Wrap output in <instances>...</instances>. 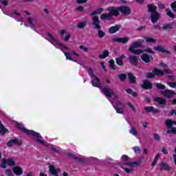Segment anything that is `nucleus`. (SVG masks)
Instances as JSON below:
<instances>
[{
  "instance_id": "nucleus-64",
  "label": "nucleus",
  "mask_w": 176,
  "mask_h": 176,
  "mask_svg": "<svg viewBox=\"0 0 176 176\" xmlns=\"http://www.w3.org/2000/svg\"><path fill=\"white\" fill-rule=\"evenodd\" d=\"M176 115V111L175 110H174V109H173V110H171V111L169 113V114H168V116H173V115Z\"/></svg>"
},
{
  "instance_id": "nucleus-27",
  "label": "nucleus",
  "mask_w": 176,
  "mask_h": 176,
  "mask_svg": "<svg viewBox=\"0 0 176 176\" xmlns=\"http://www.w3.org/2000/svg\"><path fill=\"white\" fill-rule=\"evenodd\" d=\"M6 162L8 166H10V167L16 166V162L12 158L6 159Z\"/></svg>"
},
{
  "instance_id": "nucleus-54",
  "label": "nucleus",
  "mask_w": 176,
  "mask_h": 176,
  "mask_svg": "<svg viewBox=\"0 0 176 176\" xmlns=\"http://www.w3.org/2000/svg\"><path fill=\"white\" fill-rule=\"evenodd\" d=\"M0 2L4 6H8L9 5V3L8 2V0H0Z\"/></svg>"
},
{
  "instance_id": "nucleus-9",
  "label": "nucleus",
  "mask_w": 176,
  "mask_h": 176,
  "mask_svg": "<svg viewBox=\"0 0 176 176\" xmlns=\"http://www.w3.org/2000/svg\"><path fill=\"white\" fill-rule=\"evenodd\" d=\"M161 94H162V96H164V97H167V98H170L173 97V96H175L176 93L173 90L164 89V91H161Z\"/></svg>"
},
{
  "instance_id": "nucleus-59",
  "label": "nucleus",
  "mask_w": 176,
  "mask_h": 176,
  "mask_svg": "<svg viewBox=\"0 0 176 176\" xmlns=\"http://www.w3.org/2000/svg\"><path fill=\"white\" fill-rule=\"evenodd\" d=\"M170 8L173 9V12H176V2L172 3Z\"/></svg>"
},
{
  "instance_id": "nucleus-62",
  "label": "nucleus",
  "mask_w": 176,
  "mask_h": 176,
  "mask_svg": "<svg viewBox=\"0 0 176 176\" xmlns=\"http://www.w3.org/2000/svg\"><path fill=\"white\" fill-rule=\"evenodd\" d=\"M128 106L131 108V109H132V111H133V112H135V107H133V104H131V103L128 102Z\"/></svg>"
},
{
  "instance_id": "nucleus-35",
  "label": "nucleus",
  "mask_w": 176,
  "mask_h": 176,
  "mask_svg": "<svg viewBox=\"0 0 176 176\" xmlns=\"http://www.w3.org/2000/svg\"><path fill=\"white\" fill-rule=\"evenodd\" d=\"M87 24V22L86 21H80L77 25V27L78 28L82 30L83 28H85V27H86Z\"/></svg>"
},
{
  "instance_id": "nucleus-33",
  "label": "nucleus",
  "mask_w": 176,
  "mask_h": 176,
  "mask_svg": "<svg viewBox=\"0 0 176 176\" xmlns=\"http://www.w3.org/2000/svg\"><path fill=\"white\" fill-rule=\"evenodd\" d=\"M111 103L114 108H124V104L122 102L117 101L116 102V104H113V102Z\"/></svg>"
},
{
  "instance_id": "nucleus-58",
  "label": "nucleus",
  "mask_w": 176,
  "mask_h": 176,
  "mask_svg": "<svg viewBox=\"0 0 176 176\" xmlns=\"http://www.w3.org/2000/svg\"><path fill=\"white\" fill-rule=\"evenodd\" d=\"M67 155L69 157H72V159H74V160H76L78 156L75 155V154H72V153H69L67 154Z\"/></svg>"
},
{
  "instance_id": "nucleus-53",
  "label": "nucleus",
  "mask_w": 176,
  "mask_h": 176,
  "mask_svg": "<svg viewBox=\"0 0 176 176\" xmlns=\"http://www.w3.org/2000/svg\"><path fill=\"white\" fill-rule=\"evenodd\" d=\"M153 137L155 141H160V135L157 133H154Z\"/></svg>"
},
{
  "instance_id": "nucleus-43",
  "label": "nucleus",
  "mask_w": 176,
  "mask_h": 176,
  "mask_svg": "<svg viewBox=\"0 0 176 176\" xmlns=\"http://www.w3.org/2000/svg\"><path fill=\"white\" fill-rule=\"evenodd\" d=\"M118 78L121 80V82H124V80H126V78H127V76L124 74H122L118 76Z\"/></svg>"
},
{
  "instance_id": "nucleus-37",
  "label": "nucleus",
  "mask_w": 176,
  "mask_h": 176,
  "mask_svg": "<svg viewBox=\"0 0 176 176\" xmlns=\"http://www.w3.org/2000/svg\"><path fill=\"white\" fill-rule=\"evenodd\" d=\"M145 41L147 43H156V39L151 37H146Z\"/></svg>"
},
{
  "instance_id": "nucleus-6",
  "label": "nucleus",
  "mask_w": 176,
  "mask_h": 176,
  "mask_svg": "<svg viewBox=\"0 0 176 176\" xmlns=\"http://www.w3.org/2000/svg\"><path fill=\"white\" fill-rule=\"evenodd\" d=\"M120 12L122 14L123 16H129L131 13V8L129 6H122L119 7Z\"/></svg>"
},
{
  "instance_id": "nucleus-11",
  "label": "nucleus",
  "mask_w": 176,
  "mask_h": 176,
  "mask_svg": "<svg viewBox=\"0 0 176 176\" xmlns=\"http://www.w3.org/2000/svg\"><path fill=\"white\" fill-rule=\"evenodd\" d=\"M22 144H23V142H21V141L19 140V139H12L7 143V145L10 148H11V146H14V145H21Z\"/></svg>"
},
{
  "instance_id": "nucleus-50",
  "label": "nucleus",
  "mask_w": 176,
  "mask_h": 176,
  "mask_svg": "<svg viewBox=\"0 0 176 176\" xmlns=\"http://www.w3.org/2000/svg\"><path fill=\"white\" fill-rule=\"evenodd\" d=\"M79 49H80V50H83V52H85V53H87V52H89V48L84 45H80Z\"/></svg>"
},
{
  "instance_id": "nucleus-41",
  "label": "nucleus",
  "mask_w": 176,
  "mask_h": 176,
  "mask_svg": "<svg viewBox=\"0 0 176 176\" xmlns=\"http://www.w3.org/2000/svg\"><path fill=\"white\" fill-rule=\"evenodd\" d=\"M64 54H65V56L67 60H71V61H75V62H76V60L72 59V57L71 56V54H69V52H64Z\"/></svg>"
},
{
  "instance_id": "nucleus-49",
  "label": "nucleus",
  "mask_w": 176,
  "mask_h": 176,
  "mask_svg": "<svg viewBox=\"0 0 176 176\" xmlns=\"http://www.w3.org/2000/svg\"><path fill=\"white\" fill-rule=\"evenodd\" d=\"M167 85L172 87L173 89H176V82H168Z\"/></svg>"
},
{
  "instance_id": "nucleus-14",
  "label": "nucleus",
  "mask_w": 176,
  "mask_h": 176,
  "mask_svg": "<svg viewBox=\"0 0 176 176\" xmlns=\"http://www.w3.org/2000/svg\"><path fill=\"white\" fill-rule=\"evenodd\" d=\"M129 38V37H124V38H113V42H118V43H127Z\"/></svg>"
},
{
  "instance_id": "nucleus-47",
  "label": "nucleus",
  "mask_w": 176,
  "mask_h": 176,
  "mask_svg": "<svg viewBox=\"0 0 176 176\" xmlns=\"http://www.w3.org/2000/svg\"><path fill=\"white\" fill-rule=\"evenodd\" d=\"M116 61L118 65H120V66L123 65V59L120 58H116Z\"/></svg>"
},
{
  "instance_id": "nucleus-13",
  "label": "nucleus",
  "mask_w": 176,
  "mask_h": 176,
  "mask_svg": "<svg viewBox=\"0 0 176 176\" xmlns=\"http://www.w3.org/2000/svg\"><path fill=\"white\" fill-rule=\"evenodd\" d=\"M102 92L107 98H112V90L109 89L107 87H104L101 89Z\"/></svg>"
},
{
  "instance_id": "nucleus-48",
  "label": "nucleus",
  "mask_w": 176,
  "mask_h": 176,
  "mask_svg": "<svg viewBox=\"0 0 176 176\" xmlns=\"http://www.w3.org/2000/svg\"><path fill=\"white\" fill-rule=\"evenodd\" d=\"M6 159L3 158L1 164L0 165V167H1V168H6Z\"/></svg>"
},
{
  "instance_id": "nucleus-40",
  "label": "nucleus",
  "mask_w": 176,
  "mask_h": 176,
  "mask_svg": "<svg viewBox=\"0 0 176 176\" xmlns=\"http://www.w3.org/2000/svg\"><path fill=\"white\" fill-rule=\"evenodd\" d=\"M171 28H173V24L171 23H166L162 27L163 30H171Z\"/></svg>"
},
{
  "instance_id": "nucleus-45",
  "label": "nucleus",
  "mask_w": 176,
  "mask_h": 176,
  "mask_svg": "<svg viewBox=\"0 0 176 176\" xmlns=\"http://www.w3.org/2000/svg\"><path fill=\"white\" fill-rule=\"evenodd\" d=\"M98 36L99 38H104V36H105V32L101 30H98Z\"/></svg>"
},
{
  "instance_id": "nucleus-61",
  "label": "nucleus",
  "mask_w": 176,
  "mask_h": 176,
  "mask_svg": "<svg viewBox=\"0 0 176 176\" xmlns=\"http://www.w3.org/2000/svg\"><path fill=\"white\" fill-rule=\"evenodd\" d=\"M6 174L8 175V176H13V173L12 172V170H7L6 171Z\"/></svg>"
},
{
  "instance_id": "nucleus-30",
  "label": "nucleus",
  "mask_w": 176,
  "mask_h": 176,
  "mask_svg": "<svg viewBox=\"0 0 176 176\" xmlns=\"http://www.w3.org/2000/svg\"><path fill=\"white\" fill-rule=\"evenodd\" d=\"M128 79H129L131 83H135L136 82L135 76L131 73H128Z\"/></svg>"
},
{
  "instance_id": "nucleus-63",
  "label": "nucleus",
  "mask_w": 176,
  "mask_h": 176,
  "mask_svg": "<svg viewBox=\"0 0 176 176\" xmlns=\"http://www.w3.org/2000/svg\"><path fill=\"white\" fill-rule=\"evenodd\" d=\"M36 142H38L41 145H45V142L41 139H36Z\"/></svg>"
},
{
  "instance_id": "nucleus-8",
  "label": "nucleus",
  "mask_w": 176,
  "mask_h": 176,
  "mask_svg": "<svg viewBox=\"0 0 176 176\" xmlns=\"http://www.w3.org/2000/svg\"><path fill=\"white\" fill-rule=\"evenodd\" d=\"M128 60L131 65H133L134 67L138 65V56L135 55H130Z\"/></svg>"
},
{
  "instance_id": "nucleus-34",
  "label": "nucleus",
  "mask_w": 176,
  "mask_h": 176,
  "mask_svg": "<svg viewBox=\"0 0 176 176\" xmlns=\"http://www.w3.org/2000/svg\"><path fill=\"white\" fill-rule=\"evenodd\" d=\"M108 56H109V52H108L107 50H105L102 52V54L98 55V57L99 58L104 59V58H107Z\"/></svg>"
},
{
  "instance_id": "nucleus-44",
  "label": "nucleus",
  "mask_w": 176,
  "mask_h": 176,
  "mask_svg": "<svg viewBox=\"0 0 176 176\" xmlns=\"http://www.w3.org/2000/svg\"><path fill=\"white\" fill-rule=\"evenodd\" d=\"M109 63L111 69H116V68L115 67V60L111 59L109 61Z\"/></svg>"
},
{
  "instance_id": "nucleus-56",
  "label": "nucleus",
  "mask_w": 176,
  "mask_h": 176,
  "mask_svg": "<svg viewBox=\"0 0 176 176\" xmlns=\"http://www.w3.org/2000/svg\"><path fill=\"white\" fill-rule=\"evenodd\" d=\"M76 10H78V12H85V8H83V6H80L78 8H76Z\"/></svg>"
},
{
  "instance_id": "nucleus-29",
  "label": "nucleus",
  "mask_w": 176,
  "mask_h": 176,
  "mask_svg": "<svg viewBox=\"0 0 176 176\" xmlns=\"http://www.w3.org/2000/svg\"><path fill=\"white\" fill-rule=\"evenodd\" d=\"M8 131V129L5 128V126H3V124L0 122V134L4 135L6 134V132Z\"/></svg>"
},
{
  "instance_id": "nucleus-28",
  "label": "nucleus",
  "mask_w": 176,
  "mask_h": 176,
  "mask_svg": "<svg viewBox=\"0 0 176 176\" xmlns=\"http://www.w3.org/2000/svg\"><path fill=\"white\" fill-rule=\"evenodd\" d=\"M28 23L30 24V28L34 30V31H36V28H35V24H34V19L29 17L28 18Z\"/></svg>"
},
{
  "instance_id": "nucleus-51",
  "label": "nucleus",
  "mask_w": 176,
  "mask_h": 176,
  "mask_svg": "<svg viewBox=\"0 0 176 176\" xmlns=\"http://www.w3.org/2000/svg\"><path fill=\"white\" fill-rule=\"evenodd\" d=\"M115 109H116L117 113H122L123 114V107H119V108L116 107Z\"/></svg>"
},
{
  "instance_id": "nucleus-19",
  "label": "nucleus",
  "mask_w": 176,
  "mask_h": 176,
  "mask_svg": "<svg viewBox=\"0 0 176 176\" xmlns=\"http://www.w3.org/2000/svg\"><path fill=\"white\" fill-rule=\"evenodd\" d=\"M140 164L141 161H136L124 164L125 166H129V167H138V166H140Z\"/></svg>"
},
{
  "instance_id": "nucleus-39",
  "label": "nucleus",
  "mask_w": 176,
  "mask_h": 176,
  "mask_svg": "<svg viewBox=\"0 0 176 176\" xmlns=\"http://www.w3.org/2000/svg\"><path fill=\"white\" fill-rule=\"evenodd\" d=\"M129 133H130V134H132L133 135H137V134H138L137 129L134 126L131 127V129L129 130Z\"/></svg>"
},
{
  "instance_id": "nucleus-17",
  "label": "nucleus",
  "mask_w": 176,
  "mask_h": 176,
  "mask_svg": "<svg viewBox=\"0 0 176 176\" xmlns=\"http://www.w3.org/2000/svg\"><path fill=\"white\" fill-rule=\"evenodd\" d=\"M148 8V13H151L152 14V13H156L157 10V7L153 4H148L147 6Z\"/></svg>"
},
{
  "instance_id": "nucleus-7",
  "label": "nucleus",
  "mask_w": 176,
  "mask_h": 176,
  "mask_svg": "<svg viewBox=\"0 0 176 176\" xmlns=\"http://www.w3.org/2000/svg\"><path fill=\"white\" fill-rule=\"evenodd\" d=\"M49 168V173L54 176H58V173H60V168L56 169L54 166L52 165L51 164H47Z\"/></svg>"
},
{
  "instance_id": "nucleus-10",
  "label": "nucleus",
  "mask_w": 176,
  "mask_h": 176,
  "mask_svg": "<svg viewBox=\"0 0 176 176\" xmlns=\"http://www.w3.org/2000/svg\"><path fill=\"white\" fill-rule=\"evenodd\" d=\"M160 19V14H159V12H153L151 14V20L152 23H157Z\"/></svg>"
},
{
  "instance_id": "nucleus-55",
  "label": "nucleus",
  "mask_w": 176,
  "mask_h": 176,
  "mask_svg": "<svg viewBox=\"0 0 176 176\" xmlns=\"http://www.w3.org/2000/svg\"><path fill=\"white\" fill-rule=\"evenodd\" d=\"M162 72H164V74H166L167 75L171 74V69H165Z\"/></svg>"
},
{
  "instance_id": "nucleus-24",
  "label": "nucleus",
  "mask_w": 176,
  "mask_h": 176,
  "mask_svg": "<svg viewBox=\"0 0 176 176\" xmlns=\"http://www.w3.org/2000/svg\"><path fill=\"white\" fill-rule=\"evenodd\" d=\"M141 58L144 63H151V56L148 54H142Z\"/></svg>"
},
{
  "instance_id": "nucleus-60",
  "label": "nucleus",
  "mask_w": 176,
  "mask_h": 176,
  "mask_svg": "<svg viewBox=\"0 0 176 176\" xmlns=\"http://www.w3.org/2000/svg\"><path fill=\"white\" fill-rule=\"evenodd\" d=\"M88 160H91V162H99V160L94 157H90L88 158Z\"/></svg>"
},
{
  "instance_id": "nucleus-36",
  "label": "nucleus",
  "mask_w": 176,
  "mask_h": 176,
  "mask_svg": "<svg viewBox=\"0 0 176 176\" xmlns=\"http://www.w3.org/2000/svg\"><path fill=\"white\" fill-rule=\"evenodd\" d=\"M165 124L168 129H171V126L174 124V121H172L171 120H166L165 121Z\"/></svg>"
},
{
  "instance_id": "nucleus-31",
  "label": "nucleus",
  "mask_w": 176,
  "mask_h": 176,
  "mask_svg": "<svg viewBox=\"0 0 176 176\" xmlns=\"http://www.w3.org/2000/svg\"><path fill=\"white\" fill-rule=\"evenodd\" d=\"M166 14L168 17H170V19H175V14L170 8L166 9Z\"/></svg>"
},
{
  "instance_id": "nucleus-25",
  "label": "nucleus",
  "mask_w": 176,
  "mask_h": 176,
  "mask_svg": "<svg viewBox=\"0 0 176 176\" xmlns=\"http://www.w3.org/2000/svg\"><path fill=\"white\" fill-rule=\"evenodd\" d=\"M153 74H155V75H157V76H164V72H163L161 69H154V70L153 71Z\"/></svg>"
},
{
  "instance_id": "nucleus-4",
  "label": "nucleus",
  "mask_w": 176,
  "mask_h": 176,
  "mask_svg": "<svg viewBox=\"0 0 176 176\" xmlns=\"http://www.w3.org/2000/svg\"><path fill=\"white\" fill-rule=\"evenodd\" d=\"M106 10L109 12L111 17L113 16L116 17H118V16L120 15L119 7H115V6L109 7L106 9Z\"/></svg>"
},
{
  "instance_id": "nucleus-46",
  "label": "nucleus",
  "mask_w": 176,
  "mask_h": 176,
  "mask_svg": "<svg viewBox=\"0 0 176 176\" xmlns=\"http://www.w3.org/2000/svg\"><path fill=\"white\" fill-rule=\"evenodd\" d=\"M155 73L148 72L146 74L147 79H153L155 78Z\"/></svg>"
},
{
  "instance_id": "nucleus-52",
  "label": "nucleus",
  "mask_w": 176,
  "mask_h": 176,
  "mask_svg": "<svg viewBox=\"0 0 176 176\" xmlns=\"http://www.w3.org/2000/svg\"><path fill=\"white\" fill-rule=\"evenodd\" d=\"M135 153H141V149L138 146L133 147Z\"/></svg>"
},
{
  "instance_id": "nucleus-57",
  "label": "nucleus",
  "mask_w": 176,
  "mask_h": 176,
  "mask_svg": "<svg viewBox=\"0 0 176 176\" xmlns=\"http://www.w3.org/2000/svg\"><path fill=\"white\" fill-rule=\"evenodd\" d=\"M71 38V34H66L65 37L63 38L65 42H68L69 41V38Z\"/></svg>"
},
{
  "instance_id": "nucleus-16",
  "label": "nucleus",
  "mask_w": 176,
  "mask_h": 176,
  "mask_svg": "<svg viewBox=\"0 0 176 176\" xmlns=\"http://www.w3.org/2000/svg\"><path fill=\"white\" fill-rule=\"evenodd\" d=\"M142 87L146 90H148V89H152V82L148 80H144L142 85Z\"/></svg>"
},
{
  "instance_id": "nucleus-21",
  "label": "nucleus",
  "mask_w": 176,
  "mask_h": 176,
  "mask_svg": "<svg viewBox=\"0 0 176 176\" xmlns=\"http://www.w3.org/2000/svg\"><path fill=\"white\" fill-rule=\"evenodd\" d=\"M12 170L16 175H21V174H23V169L20 166L14 167Z\"/></svg>"
},
{
  "instance_id": "nucleus-5",
  "label": "nucleus",
  "mask_w": 176,
  "mask_h": 176,
  "mask_svg": "<svg viewBox=\"0 0 176 176\" xmlns=\"http://www.w3.org/2000/svg\"><path fill=\"white\" fill-rule=\"evenodd\" d=\"M101 22L100 21V18L98 16L94 15L92 17V25L95 30H101Z\"/></svg>"
},
{
  "instance_id": "nucleus-1",
  "label": "nucleus",
  "mask_w": 176,
  "mask_h": 176,
  "mask_svg": "<svg viewBox=\"0 0 176 176\" xmlns=\"http://www.w3.org/2000/svg\"><path fill=\"white\" fill-rule=\"evenodd\" d=\"M16 127L25 133V134H28V135H32V137H36L37 138H42V136L39 133L36 132L35 131L26 129L19 122H16Z\"/></svg>"
},
{
  "instance_id": "nucleus-32",
  "label": "nucleus",
  "mask_w": 176,
  "mask_h": 176,
  "mask_svg": "<svg viewBox=\"0 0 176 176\" xmlns=\"http://www.w3.org/2000/svg\"><path fill=\"white\" fill-rule=\"evenodd\" d=\"M160 166H161V170H166V171H168V170H170V166L166 163L161 162Z\"/></svg>"
},
{
  "instance_id": "nucleus-23",
  "label": "nucleus",
  "mask_w": 176,
  "mask_h": 176,
  "mask_svg": "<svg viewBox=\"0 0 176 176\" xmlns=\"http://www.w3.org/2000/svg\"><path fill=\"white\" fill-rule=\"evenodd\" d=\"M100 19L103 21L112 20V16H111V14H109V12L104 13L100 15Z\"/></svg>"
},
{
  "instance_id": "nucleus-42",
  "label": "nucleus",
  "mask_w": 176,
  "mask_h": 176,
  "mask_svg": "<svg viewBox=\"0 0 176 176\" xmlns=\"http://www.w3.org/2000/svg\"><path fill=\"white\" fill-rule=\"evenodd\" d=\"M76 160L77 163H82V164L86 163V158H80L79 157H77V158H76Z\"/></svg>"
},
{
  "instance_id": "nucleus-3",
  "label": "nucleus",
  "mask_w": 176,
  "mask_h": 176,
  "mask_svg": "<svg viewBox=\"0 0 176 176\" xmlns=\"http://www.w3.org/2000/svg\"><path fill=\"white\" fill-rule=\"evenodd\" d=\"M47 35L50 38H51L52 40L48 39L46 37H45V38L47 39V41H48L49 42H51L52 45H54L55 46V47H57V45H58V46H60L61 47H63L64 49H66V50H68L67 47L65 46L63 43H61V42H60L57 39H56V38H54L52 34L47 32ZM52 41H54L55 43L52 42Z\"/></svg>"
},
{
  "instance_id": "nucleus-38",
  "label": "nucleus",
  "mask_w": 176,
  "mask_h": 176,
  "mask_svg": "<svg viewBox=\"0 0 176 176\" xmlns=\"http://www.w3.org/2000/svg\"><path fill=\"white\" fill-rule=\"evenodd\" d=\"M155 86L158 90H166V86H164L163 84L157 83L155 84Z\"/></svg>"
},
{
  "instance_id": "nucleus-2",
  "label": "nucleus",
  "mask_w": 176,
  "mask_h": 176,
  "mask_svg": "<svg viewBox=\"0 0 176 176\" xmlns=\"http://www.w3.org/2000/svg\"><path fill=\"white\" fill-rule=\"evenodd\" d=\"M143 41H135L133 42L131 47L129 48V52L132 53L133 54L140 55L144 53V50H135L138 49V47H141L142 46Z\"/></svg>"
},
{
  "instance_id": "nucleus-18",
  "label": "nucleus",
  "mask_w": 176,
  "mask_h": 176,
  "mask_svg": "<svg viewBox=\"0 0 176 176\" xmlns=\"http://www.w3.org/2000/svg\"><path fill=\"white\" fill-rule=\"evenodd\" d=\"M155 50L157 52H160L161 53H166V54H170V51L164 49L162 45H158L157 47H154Z\"/></svg>"
},
{
  "instance_id": "nucleus-15",
  "label": "nucleus",
  "mask_w": 176,
  "mask_h": 176,
  "mask_svg": "<svg viewBox=\"0 0 176 176\" xmlns=\"http://www.w3.org/2000/svg\"><path fill=\"white\" fill-rule=\"evenodd\" d=\"M154 101L158 102V104H160V105H162V107H166V104L167 102V100L166 99H164L160 97L155 98Z\"/></svg>"
},
{
  "instance_id": "nucleus-22",
  "label": "nucleus",
  "mask_w": 176,
  "mask_h": 176,
  "mask_svg": "<svg viewBox=\"0 0 176 176\" xmlns=\"http://www.w3.org/2000/svg\"><path fill=\"white\" fill-rule=\"evenodd\" d=\"M144 110L148 113H149L151 112L153 113H156L159 112V110L155 109V108H153V107H144Z\"/></svg>"
},
{
  "instance_id": "nucleus-20",
  "label": "nucleus",
  "mask_w": 176,
  "mask_h": 176,
  "mask_svg": "<svg viewBox=\"0 0 176 176\" xmlns=\"http://www.w3.org/2000/svg\"><path fill=\"white\" fill-rule=\"evenodd\" d=\"M119 30H120V26L119 25H117L116 26H112L109 28V34H115V32H118Z\"/></svg>"
},
{
  "instance_id": "nucleus-12",
  "label": "nucleus",
  "mask_w": 176,
  "mask_h": 176,
  "mask_svg": "<svg viewBox=\"0 0 176 176\" xmlns=\"http://www.w3.org/2000/svg\"><path fill=\"white\" fill-rule=\"evenodd\" d=\"M91 83L94 87H100V80L98 77L94 74V79H91Z\"/></svg>"
},
{
  "instance_id": "nucleus-26",
  "label": "nucleus",
  "mask_w": 176,
  "mask_h": 176,
  "mask_svg": "<svg viewBox=\"0 0 176 176\" xmlns=\"http://www.w3.org/2000/svg\"><path fill=\"white\" fill-rule=\"evenodd\" d=\"M104 12V8H98L97 10L91 12V16H96V14H101Z\"/></svg>"
}]
</instances>
